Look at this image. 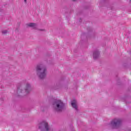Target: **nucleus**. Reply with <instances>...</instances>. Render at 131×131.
Listing matches in <instances>:
<instances>
[{"label":"nucleus","instance_id":"obj_1","mask_svg":"<svg viewBox=\"0 0 131 131\" xmlns=\"http://www.w3.org/2000/svg\"><path fill=\"white\" fill-rule=\"evenodd\" d=\"M35 71L39 78L42 79L47 76V68L42 64H38L36 66Z\"/></svg>","mask_w":131,"mask_h":131},{"label":"nucleus","instance_id":"obj_2","mask_svg":"<svg viewBox=\"0 0 131 131\" xmlns=\"http://www.w3.org/2000/svg\"><path fill=\"white\" fill-rule=\"evenodd\" d=\"M30 91H31V84L29 82H27L24 90H23L22 85H20L17 87L16 95L17 96H21L24 93H25V95H27V94L30 93Z\"/></svg>","mask_w":131,"mask_h":131},{"label":"nucleus","instance_id":"obj_3","mask_svg":"<svg viewBox=\"0 0 131 131\" xmlns=\"http://www.w3.org/2000/svg\"><path fill=\"white\" fill-rule=\"evenodd\" d=\"M65 107V103L60 100H55L53 103V107L57 112H61Z\"/></svg>","mask_w":131,"mask_h":131},{"label":"nucleus","instance_id":"obj_4","mask_svg":"<svg viewBox=\"0 0 131 131\" xmlns=\"http://www.w3.org/2000/svg\"><path fill=\"white\" fill-rule=\"evenodd\" d=\"M38 128L41 131H53L54 129L50 128L49 123L47 121L41 122L38 124Z\"/></svg>","mask_w":131,"mask_h":131},{"label":"nucleus","instance_id":"obj_5","mask_svg":"<svg viewBox=\"0 0 131 131\" xmlns=\"http://www.w3.org/2000/svg\"><path fill=\"white\" fill-rule=\"evenodd\" d=\"M122 121L120 119H114L111 122V126L112 128H119L121 126Z\"/></svg>","mask_w":131,"mask_h":131},{"label":"nucleus","instance_id":"obj_6","mask_svg":"<svg viewBox=\"0 0 131 131\" xmlns=\"http://www.w3.org/2000/svg\"><path fill=\"white\" fill-rule=\"evenodd\" d=\"M100 56V52L98 50H95L93 52V59L94 60H96V59H98L99 57Z\"/></svg>","mask_w":131,"mask_h":131},{"label":"nucleus","instance_id":"obj_7","mask_svg":"<svg viewBox=\"0 0 131 131\" xmlns=\"http://www.w3.org/2000/svg\"><path fill=\"white\" fill-rule=\"evenodd\" d=\"M72 107L74 108V109L76 110V111L78 110L77 109V105L76 104V100H73L71 102Z\"/></svg>","mask_w":131,"mask_h":131},{"label":"nucleus","instance_id":"obj_8","mask_svg":"<svg viewBox=\"0 0 131 131\" xmlns=\"http://www.w3.org/2000/svg\"><path fill=\"white\" fill-rule=\"evenodd\" d=\"M27 25L29 27H32L33 28V29H35V28H36V27H37L36 24H34V23L28 24Z\"/></svg>","mask_w":131,"mask_h":131},{"label":"nucleus","instance_id":"obj_9","mask_svg":"<svg viewBox=\"0 0 131 131\" xmlns=\"http://www.w3.org/2000/svg\"><path fill=\"white\" fill-rule=\"evenodd\" d=\"M2 33L3 34H7V33H8V31L7 30H3Z\"/></svg>","mask_w":131,"mask_h":131},{"label":"nucleus","instance_id":"obj_10","mask_svg":"<svg viewBox=\"0 0 131 131\" xmlns=\"http://www.w3.org/2000/svg\"><path fill=\"white\" fill-rule=\"evenodd\" d=\"M39 30H40V31H45V29H40Z\"/></svg>","mask_w":131,"mask_h":131},{"label":"nucleus","instance_id":"obj_11","mask_svg":"<svg viewBox=\"0 0 131 131\" xmlns=\"http://www.w3.org/2000/svg\"><path fill=\"white\" fill-rule=\"evenodd\" d=\"M24 2L25 3V4L27 3V0H24Z\"/></svg>","mask_w":131,"mask_h":131},{"label":"nucleus","instance_id":"obj_12","mask_svg":"<svg viewBox=\"0 0 131 131\" xmlns=\"http://www.w3.org/2000/svg\"><path fill=\"white\" fill-rule=\"evenodd\" d=\"M73 2H75V1H76V0H73Z\"/></svg>","mask_w":131,"mask_h":131},{"label":"nucleus","instance_id":"obj_13","mask_svg":"<svg viewBox=\"0 0 131 131\" xmlns=\"http://www.w3.org/2000/svg\"><path fill=\"white\" fill-rule=\"evenodd\" d=\"M130 3H131V0H130Z\"/></svg>","mask_w":131,"mask_h":131}]
</instances>
